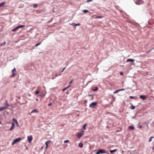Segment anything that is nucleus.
I'll return each mask as SVG.
<instances>
[{
    "label": "nucleus",
    "mask_w": 154,
    "mask_h": 154,
    "mask_svg": "<svg viewBox=\"0 0 154 154\" xmlns=\"http://www.w3.org/2000/svg\"><path fill=\"white\" fill-rule=\"evenodd\" d=\"M135 107L134 106L132 105L130 107V108L132 109H135Z\"/></svg>",
    "instance_id": "18"
},
{
    "label": "nucleus",
    "mask_w": 154,
    "mask_h": 154,
    "mask_svg": "<svg viewBox=\"0 0 154 154\" xmlns=\"http://www.w3.org/2000/svg\"><path fill=\"white\" fill-rule=\"evenodd\" d=\"M54 79V78L53 77H52V79Z\"/></svg>",
    "instance_id": "54"
},
{
    "label": "nucleus",
    "mask_w": 154,
    "mask_h": 154,
    "mask_svg": "<svg viewBox=\"0 0 154 154\" xmlns=\"http://www.w3.org/2000/svg\"><path fill=\"white\" fill-rule=\"evenodd\" d=\"M36 100H37V101H38V99L37 98H36Z\"/></svg>",
    "instance_id": "53"
},
{
    "label": "nucleus",
    "mask_w": 154,
    "mask_h": 154,
    "mask_svg": "<svg viewBox=\"0 0 154 154\" xmlns=\"http://www.w3.org/2000/svg\"><path fill=\"white\" fill-rule=\"evenodd\" d=\"M97 105V102H93L91 103L89 105V107L92 108H94Z\"/></svg>",
    "instance_id": "1"
},
{
    "label": "nucleus",
    "mask_w": 154,
    "mask_h": 154,
    "mask_svg": "<svg viewBox=\"0 0 154 154\" xmlns=\"http://www.w3.org/2000/svg\"><path fill=\"white\" fill-rule=\"evenodd\" d=\"M73 81V80H72L70 82H69V84H70L72 83V82Z\"/></svg>",
    "instance_id": "42"
},
{
    "label": "nucleus",
    "mask_w": 154,
    "mask_h": 154,
    "mask_svg": "<svg viewBox=\"0 0 154 154\" xmlns=\"http://www.w3.org/2000/svg\"><path fill=\"white\" fill-rule=\"evenodd\" d=\"M16 142H14V140L13 142L12 143V145H13L14 143H16Z\"/></svg>",
    "instance_id": "39"
},
{
    "label": "nucleus",
    "mask_w": 154,
    "mask_h": 154,
    "mask_svg": "<svg viewBox=\"0 0 154 154\" xmlns=\"http://www.w3.org/2000/svg\"><path fill=\"white\" fill-rule=\"evenodd\" d=\"M102 17H103L102 16H97L96 17H95V18H102Z\"/></svg>",
    "instance_id": "27"
},
{
    "label": "nucleus",
    "mask_w": 154,
    "mask_h": 154,
    "mask_svg": "<svg viewBox=\"0 0 154 154\" xmlns=\"http://www.w3.org/2000/svg\"><path fill=\"white\" fill-rule=\"evenodd\" d=\"M92 0H87V2H90V1H92Z\"/></svg>",
    "instance_id": "45"
},
{
    "label": "nucleus",
    "mask_w": 154,
    "mask_h": 154,
    "mask_svg": "<svg viewBox=\"0 0 154 154\" xmlns=\"http://www.w3.org/2000/svg\"><path fill=\"white\" fill-rule=\"evenodd\" d=\"M13 121L15 123H18V122L17 121V120L14 119V118L13 119Z\"/></svg>",
    "instance_id": "19"
},
{
    "label": "nucleus",
    "mask_w": 154,
    "mask_h": 154,
    "mask_svg": "<svg viewBox=\"0 0 154 154\" xmlns=\"http://www.w3.org/2000/svg\"><path fill=\"white\" fill-rule=\"evenodd\" d=\"M117 150V149H116L113 150H110L109 151L111 152V153H112L115 152Z\"/></svg>",
    "instance_id": "17"
},
{
    "label": "nucleus",
    "mask_w": 154,
    "mask_h": 154,
    "mask_svg": "<svg viewBox=\"0 0 154 154\" xmlns=\"http://www.w3.org/2000/svg\"><path fill=\"white\" fill-rule=\"evenodd\" d=\"M70 86V85H69L67 87H66V88H67V89Z\"/></svg>",
    "instance_id": "49"
},
{
    "label": "nucleus",
    "mask_w": 154,
    "mask_h": 154,
    "mask_svg": "<svg viewBox=\"0 0 154 154\" xmlns=\"http://www.w3.org/2000/svg\"><path fill=\"white\" fill-rule=\"evenodd\" d=\"M14 126H15L13 122H12V123H11V127L10 128V130L11 131L14 128Z\"/></svg>",
    "instance_id": "7"
},
{
    "label": "nucleus",
    "mask_w": 154,
    "mask_h": 154,
    "mask_svg": "<svg viewBox=\"0 0 154 154\" xmlns=\"http://www.w3.org/2000/svg\"><path fill=\"white\" fill-rule=\"evenodd\" d=\"M16 72V69L14 68L13 70H12V74L10 76V77H14L16 75V74L14 72Z\"/></svg>",
    "instance_id": "3"
},
{
    "label": "nucleus",
    "mask_w": 154,
    "mask_h": 154,
    "mask_svg": "<svg viewBox=\"0 0 154 154\" xmlns=\"http://www.w3.org/2000/svg\"><path fill=\"white\" fill-rule=\"evenodd\" d=\"M27 139L29 143H31L32 139V136L31 135H30L29 136H28L27 137Z\"/></svg>",
    "instance_id": "5"
},
{
    "label": "nucleus",
    "mask_w": 154,
    "mask_h": 154,
    "mask_svg": "<svg viewBox=\"0 0 154 154\" xmlns=\"http://www.w3.org/2000/svg\"><path fill=\"white\" fill-rule=\"evenodd\" d=\"M134 60L133 59H128L126 60L127 62H134Z\"/></svg>",
    "instance_id": "9"
},
{
    "label": "nucleus",
    "mask_w": 154,
    "mask_h": 154,
    "mask_svg": "<svg viewBox=\"0 0 154 154\" xmlns=\"http://www.w3.org/2000/svg\"><path fill=\"white\" fill-rule=\"evenodd\" d=\"M120 74L121 75H123V73L122 72H120Z\"/></svg>",
    "instance_id": "43"
},
{
    "label": "nucleus",
    "mask_w": 154,
    "mask_h": 154,
    "mask_svg": "<svg viewBox=\"0 0 154 154\" xmlns=\"http://www.w3.org/2000/svg\"><path fill=\"white\" fill-rule=\"evenodd\" d=\"M89 97H90V96H92V99H93V97H94V95H89Z\"/></svg>",
    "instance_id": "38"
},
{
    "label": "nucleus",
    "mask_w": 154,
    "mask_h": 154,
    "mask_svg": "<svg viewBox=\"0 0 154 154\" xmlns=\"http://www.w3.org/2000/svg\"><path fill=\"white\" fill-rule=\"evenodd\" d=\"M37 5L36 4H34L33 5V7L34 8H36L37 7Z\"/></svg>",
    "instance_id": "28"
},
{
    "label": "nucleus",
    "mask_w": 154,
    "mask_h": 154,
    "mask_svg": "<svg viewBox=\"0 0 154 154\" xmlns=\"http://www.w3.org/2000/svg\"><path fill=\"white\" fill-rule=\"evenodd\" d=\"M6 105H7V106L6 107H7L9 106V105L8 103V101L7 100H6Z\"/></svg>",
    "instance_id": "29"
},
{
    "label": "nucleus",
    "mask_w": 154,
    "mask_h": 154,
    "mask_svg": "<svg viewBox=\"0 0 154 154\" xmlns=\"http://www.w3.org/2000/svg\"><path fill=\"white\" fill-rule=\"evenodd\" d=\"M41 44V43H37V44H36L35 45V46L36 47H37V46H38L39 45Z\"/></svg>",
    "instance_id": "32"
},
{
    "label": "nucleus",
    "mask_w": 154,
    "mask_h": 154,
    "mask_svg": "<svg viewBox=\"0 0 154 154\" xmlns=\"http://www.w3.org/2000/svg\"><path fill=\"white\" fill-rule=\"evenodd\" d=\"M142 126H141V125H140V126H139V128H142Z\"/></svg>",
    "instance_id": "50"
},
{
    "label": "nucleus",
    "mask_w": 154,
    "mask_h": 154,
    "mask_svg": "<svg viewBox=\"0 0 154 154\" xmlns=\"http://www.w3.org/2000/svg\"><path fill=\"white\" fill-rule=\"evenodd\" d=\"M83 144L81 143H80L79 144V147L80 148H82L83 147Z\"/></svg>",
    "instance_id": "20"
},
{
    "label": "nucleus",
    "mask_w": 154,
    "mask_h": 154,
    "mask_svg": "<svg viewBox=\"0 0 154 154\" xmlns=\"http://www.w3.org/2000/svg\"><path fill=\"white\" fill-rule=\"evenodd\" d=\"M140 98L143 100H145L146 98V97L145 96L141 95L140 96Z\"/></svg>",
    "instance_id": "6"
},
{
    "label": "nucleus",
    "mask_w": 154,
    "mask_h": 154,
    "mask_svg": "<svg viewBox=\"0 0 154 154\" xmlns=\"http://www.w3.org/2000/svg\"><path fill=\"white\" fill-rule=\"evenodd\" d=\"M65 68H66V67H65L64 68H63L62 70L61 71V72H63V71L64 70V69H65Z\"/></svg>",
    "instance_id": "37"
},
{
    "label": "nucleus",
    "mask_w": 154,
    "mask_h": 154,
    "mask_svg": "<svg viewBox=\"0 0 154 154\" xmlns=\"http://www.w3.org/2000/svg\"><path fill=\"white\" fill-rule=\"evenodd\" d=\"M80 24L79 23H77V24H75V26H80Z\"/></svg>",
    "instance_id": "35"
},
{
    "label": "nucleus",
    "mask_w": 154,
    "mask_h": 154,
    "mask_svg": "<svg viewBox=\"0 0 154 154\" xmlns=\"http://www.w3.org/2000/svg\"><path fill=\"white\" fill-rule=\"evenodd\" d=\"M143 1L142 0H137L136 2H135V3L137 5H140L143 3Z\"/></svg>",
    "instance_id": "4"
},
{
    "label": "nucleus",
    "mask_w": 154,
    "mask_h": 154,
    "mask_svg": "<svg viewBox=\"0 0 154 154\" xmlns=\"http://www.w3.org/2000/svg\"><path fill=\"white\" fill-rule=\"evenodd\" d=\"M21 140V137H19L17 138H16L15 140H14V142H20Z\"/></svg>",
    "instance_id": "8"
},
{
    "label": "nucleus",
    "mask_w": 154,
    "mask_h": 154,
    "mask_svg": "<svg viewBox=\"0 0 154 154\" xmlns=\"http://www.w3.org/2000/svg\"><path fill=\"white\" fill-rule=\"evenodd\" d=\"M128 128L131 130H134L135 129L134 127L132 126H130Z\"/></svg>",
    "instance_id": "13"
},
{
    "label": "nucleus",
    "mask_w": 154,
    "mask_h": 154,
    "mask_svg": "<svg viewBox=\"0 0 154 154\" xmlns=\"http://www.w3.org/2000/svg\"><path fill=\"white\" fill-rule=\"evenodd\" d=\"M98 88L97 87H96L94 89H93V91H96L98 90Z\"/></svg>",
    "instance_id": "24"
},
{
    "label": "nucleus",
    "mask_w": 154,
    "mask_h": 154,
    "mask_svg": "<svg viewBox=\"0 0 154 154\" xmlns=\"http://www.w3.org/2000/svg\"><path fill=\"white\" fill-rule=\"evenodd\" d=\"M129 98L130 99H133L135 98V97H134V96H130L129 97Z\"/></svg>",
    "instance_id": "30"
},
{
    "label": "nucleus",
    "mask_w": 154,
    "mask_h": 154,
    "mask_svg": "<svg viewBox=\"0 0 154 154\" xmlns=\"http://www.w3.org/2000/svg\"><path fill=\"white\" fill-rule=\"evenodd\" d=\"M106 152L105 150L102 149H100L99 150L97 151L96 154H103V153H106Z\"/></svg>",
    "instance_id": "2"
},
{
    "label": "nucleus",
    "mask_w": 154,
    "mask_h": 154,
    "mask_svg": "<svg viewBox=\"0 0 154 154\" xmlns=\"http://www.w3.org/2000/svg\"><path fill=\"white\" fill-rule=\"evenodd\" d=\"M87 124H85L84 125H83V128L84 129H85V130H86V126H87Z\"/></svg>",
    "instance_id": "23"
},
{
    "label": "nucleus",
    "mask_w": 154,
    "mask_h": 154,
    "mask_svg": "<svg viewBox=\"0 0 154 154\" xmlns=\"http://www.w3.org/2000/svg\"><path fill=\"white\" fill-rule=\"evenodd\" d=\"M25 146H26V149H27V150L28 149V147L26 146V145H25Z\"/></svg>",
    "instance_id": "48"
},
{
    "label": "nucleus",
    "mask_w": 154,
    "mask_h": 154,
    "mask_svg": "<svg viewBox=\"0 0 154 154\" xmlns=\"http://www.w3.org/2000/svg\"><path fill=\"white\" fill-rule=\"evenodd\" d=\"M153 137H151L149 138V142H150V141H151L152 140V139L153 138Z\"/></svg>",
    "instance_id": "25"
},
{
    "label": "nucleus",
    "mask_w": 154,
    "mask_h": 154,
    "mask_svg": "<svg viewBox=\"0 0 154 154\" xmlns=\"http://www.w3.org/2000/svg\"><path fill=\"white\" fill-rule=\"evenodd\" d=\"M6 43V42L5 41H4V42L1 43L0 44V46H2V45H4Z\"/></svg>",
    "instance_id": "22"
},
{
    "label": "nucleus",
    "mask_w": 154,
    "mask_h": 154,
    "mask_svg": "<svg viewBox=\"0 0 154 154\" xmlns=\"http://www.w3.org/2000/svg\"><path fill=\"white\" fill-rule=\"evenodd\" d=\"M39 93V91H35V94L37 95Z\"/></svg>",
    "instance_id": "33"
},
{
    "label": "nucleus",
    "mask_w": 154,
    "mask_h": 154,
    "mask_svg": "<svg viewBox=\"0 0 154 154\" xmlns=\"http://www.w3.org/2000/svg\"><path fill=\"white\" fill-rule=\"evenodd\" d=\"M51 142V141L50 140H48L47 141H46L45 143V144L46 145V146H47V147H48V144Z\"/></svg>",
    "instance_id": "16"
},
{
    "label": "nucleus",
    "mask_w": 154,
    "mask_h": 154,
    "mask_svg": "<svg viewBox=\"0 0 154 154\" xmlns=\"http://www.w3.org/2000/svg\"><path fill=\"white\" fill-rule=\"evenodd\" d=\"M75 23H72V24H70V25H72L73 26H75Z\"/></svg>",
    "instance_id": "36"
},
{
    "label": "nucleus",
    "mask_w": 154,
    "mask_h": 154,
    "mask_svg": "<svg viewBox=\"0 0 154 154\" xmlns=\"http://www.w3.org/2000/svg\"><path fill=\"white\" fill-rule=\"evenodd\" d=\"M120 91V90H117V91H114L113 93H117V92H118L119 91Z\"/></svg>",
    "instance_id": "34"
},
{
    "label": "nucleus",
    "mask_w": 154,
    "mask_h": 154,
    "mask_svg": "<svg viewBox=\"0 0 154 154\" xmlns=\"http://www.w3.org/2000/svg\"><path fill=\"white\" fill-rule=\"evenodd\" d=\"M5 2H3L1 3H0V7H2L4 6V5H5Z\"/></svg>",
    "instance_id": "12"
},
{
    "label": "nucleus",
    "mask_w": 154,
    "mask_h": 154,
    "mask_svg": "<svg viewBox=\"0 0 154 154\" xmlns=\"http://www.w3.org/2000/svg\"><path fill=\"white\" fill-rule=\"evenodd\" d=\"M154 49V48H152V49H151V50L147 52L146 53H149L150 51H151V50H152V49Z\"/></svg>",
    "instance_id": "41"
},
{
    "label": "nucleus",
    "mask_w": 154,
    "mask_h": 154,
    "mask_svg": "<svg viewBox=\"0 0 154 154\" xmlns=\"http://www.w3.org/2000/svg\"><path fill=\"white\" fill-rule=\"evenodd\" d=\"M120 90V91H123V90H124L125 89H120V90Z\"/></svg>",
    "instance_id": "47"
},
{
    "label": "nucleus",
    "mask_w": 154,
    "mask_h": 154,
    "mask_svg": "<svg viewBox=\"0 0 154 154\" xmlns=\"http://www.w3.org/2000/svg\"><path fill=\"white\" fill-rule=\"evenodd\" d=\"M33 112L37 113L38 112V111L36 109H34L31 112V113H32Z\"/></svg>",
    "instance_id": "10"
},
{
    "label": "nucleus",
    "mask_w": 154,
    "mask_h": 154,
    "mask_svg": "<svg viewBox=\"0 0 154 154\" xmlns=\"http://www.w3.org/2000/svg\"><path fill=\"white\" fill-rule=\"evenodd\" d=\"M7 108V107H0V111H2L5 109Z\"/></svg>",
    "instance_id": "11"
},
{
    "label": "nucleus",
    "mask_w": 154,
    "mask_h": 154,
    "mask_svg": "<svg viewBox=\"0 0 154 154\" xmlns=\"http://www.w3.org/2000/svg\"><path fill=\"white\" fill-rule=\"evenodd\" d=\"M17 125L18 124V123H16Z\"/></svg>",
    "instance_id": "55"
},
{
    "label": "nucleus",
    "mask_w": 154,
    "mask_h": 154,
    "mask_svg": "<svg viewBox=\"0 0 154 154\" xmlns=\"http://www.w3.org/2000/svg\"><path fill=\"white\" fill-rule=\"evenodd\" d=\"M69 142V140H64V143H68V142Z\"/></svg>",
    "instance_id": "31"
},
{
    "label": "nucleus",
    "mask_w": 154,
    "mask_h": 154,
    "mask_svg": "<svg viewBox=\"0 0 154 154\" xmlns=\"http://www.w3.org/2000/svg\"><path fill=\"white\" fill-rule=\"evenodd\" d=\"M25 26V25H21L17 27V28L19 29V28H22Z\"/></svg>",
    "instance_id": "15"
},
{
    "label": "nucleus",
    "mask_w": 154,
    "mask_h": 154,
    "mask_svg": "<svg viewBox=\"0 0 154 154\" xmlns=\"http://www.w3.org/2000/svg\"><path fill=\"white\" fill-rule=\"evenodd\" d=\"M18 29L17 28V27H16V28H15L13 29L12 31H13V32H15V31H16Z\"/></svg>",
    "instance_id": "26"
},
{
    "label": "nucleus",
    "mask_w": 154,
    "mask_h": 154,
    "mask_svg": "<svg viewBox=\"0 0 154 154\" xmlns=\"http://www.w3.org/2000/svg\"><path fill=\"white\" fill-rule=\"evenodd\" d=\"M84 102L85 103H86L87 102V100H85Z\"/></svg>",
    "instance_id": "51"
},
{
    "label": "nucleus",
    "mask_w": 154,
    "mask_h": 154,
    "mask_svg": "<svg viewBox=\"0 0 154 154\" xmlns=\"http://www.w3.org/2000/svg\"><path fill=\"white\" fill-rule=\"evenodd\" d=\"M66 89H67V88H64V89H63V91H65V90H66Z\"/></svg>",
    "instance_id": "44"
},
{
    "label": "nucleus",
    "mask_w": 154,
    "mask_h": 154,
    "mask_svg": "<svg viewBox=\"0 0 154 154\" xmlns=\"http://www.w3.org/2000/svg\"><path fill=\"white\" fill-rule=\"evenodd\" d=\"M61 75V74H60L59 75ZM58 75H57V74H56V75H55V77H57V76H58Z\"/></svg>",
    "instance_id": "40"
},
{
    "label": "nucleus",
    "mask_w": 154,
    "mask_h": 154,
    "mask_svg": "<svg viewBox=\"0 0 154 154\" xmlns=\"http://www.w3.org/2000/svg\"><path fill=\"white\" fill-rule=\"evenodd\" d=\"M48 147H47V146H46V148H45V149H47V148Z\"/></svg>",
    "instance_id": "52"
},
{
    "label": "nucleus",
    "mask_w": 154,
    "mask_h": 154,
    "mask_svg": "<svg viewBox=\"0 0 154 154\" xmlns=\"http://www.w3.org/2000/svg\"><path fill=\"white\" fill-rule=\"evenodd\" d=\"M51 104H52V103H50L48 104V106H51Z\"/></svg>",
    "instance_id": "46"
},
{
    "label": "nucleus",
    "mask_w": 154,
    "mask_h": 154,
    "mask_svg": "<svg viewBox=\"0 0 154 154\" xmlns=\"http://www.w3.org/2000/svg\"><path fill=\"white\" fill-rule=\"evenodd\" d=\"M83 133H79L78 134V138H80L83 135Z\"/></svg>",
    "instance_id": "14"
},
{
    "label": "nucleus",
    "mask_w": 154,
    "mask_h": 154,
    "mask_svg": "<svg viewBox=\"0 0 154 154\" xmlns=\"http://www.w3.org/2000/svg\"><path fill=\"white\" fill-rule=\"evenodd\" d=\"M83 11L84 13H86L89 12L88 10H83Z\"/></svg>",
    "instance_id": "21"
}]
</instances>
